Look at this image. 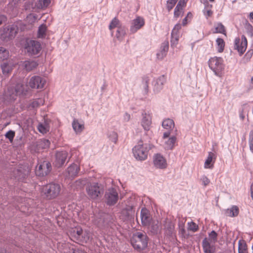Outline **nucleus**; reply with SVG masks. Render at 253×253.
Instances as JSON below:
<instances>
[{
    "label": "nucleus",
    "instance_id": "obj_1",
    "mask_svg": "<svg viewBox=\"0 0 253 253\" xmlns=\"http://www.w3.org/2000/svg\"><path fill=\"white\" fill-rule=\"evenodd\" d=\"M154 146L150 143H143L142 141L138 142L133 149L132 152L135 158L139 161H144L148 157V152Z\"/></svg>",
    "mask_w": 253,
    "mask_h": 253
},
{
    "label": "nucleus",
    "instance_id": "obj_2",
    "mask_svg": "<svg viewBox=\"0 0 253 253\" xmlns=\"http://www.w3.org/2000/svg\"><path fill=\"white\" fill-rule=\"evenodd\" d=\"M85 191L90 199L96 200L103 195L104 189L102 184L93 182L86 185Z\"/></svg>",
    "mask_w": 253,
    "mask_h": 253
},
{
    "label": "nucleus",
    "instance_id": "obj_3",
    "mask_svg": "<svg viewBox=\"0 0 253 253\" xmlns=\"http://www.w3.org/2000/svg\"><path fill=\"white\" fill-rule=\"evenodd\" d=\"M61 191L59 184L50 183L44 185L42 189V193L44 197L48 200L53 199L58 197Z\"/></svg>",
    "mask_w": 253,
    "mask_h": 253
},
{
    "label": "nucleus",
    "instance_id": "obj_4",
    "mask_svg": "<svg viewBox=\"0 0 253 253\" xmlns=\"http://www.w3.org/2000/svg\"><path fill=\"white\" fill-rule=\"evenodd\" d=\"M208 63L209 67L216 76L220 77L222 76L225 68L222 58L217 56L211 57Z\"/></svg>",
    "mask_w": 253,
    "mask_h": 253
},
{
    "label": "nucleus",
    "instance_id": "obj_5",
    "mask_svg": "<svg viewBox=\"0 0 253 253\" xmlns=\"http://www.w3.org/2000/svg\"><path fill=\"white\" fill-rule=\"evenodd\" d=\"M131 243L134 249L143 250L147 246V237L145 234L137 232L132 237Z\"/></svg>",
    "mask_w": 253,
    "mask_h": 253
},
{
    "label": "nucleus",
    "instance_id": "obj_6",
    "mask_svg": "<svg viewBox=\"0 0 253 253\" xmlns=\"http://www.w3.org/2000/svg\"><path fill=\"white\" fill-rule=\"evenodd\" d=\"M24 85L21 84H18L15 85L14 88L8 87L6 91H5L3 95V99L8 101H11L15 100L16 96L25 94Z\"/></svg>",
    "mask_w": 253,
    "mask_h": 253
},
{
    "label": "nucleus",
    "instance_id": "obj_7",
    "mask_svg": "<svg viewBox=\"0 0 253 253\" xmlns=\"http://www.w3.org/2000/svg\"><path fill=\"white\" fill-rule=\"evenodd\" d=\"M25 49L29 54L36 55L41 50L42 47L39 42L29 40L27 41L25 45Z\"/></svg>",
    "mask_w": 253,
    "mask_h": 253
},
{
    "label": "nucleus",
    "instance_id": "obj_8",
    "mask_svg": "<svg viewBox=\"0 0 253 253\" xmlns=\"http://www.w3.org/2000/svg\"><path fill=\"white\" fill-rule=\"evenodd\" d=\"M46 84V80L39 76L32 77L28 82V85L32 88L42 89Z\"/></svg>",
    "mask_w": 253,
    "mask_h": 253
},
{
    "label": "nucleus",
    "instance_id": "obj_9",
    "mask_svg": "<svg viewBox=\"0 0 253 253\" xmlns=\"http://www.w3.org/2000/svg\"><path fill=\"white\" fill-rule=\"evenodd\" d=\"M51 169V166L49 162L43 161L39 163L36 169V174L40 176H44L48 174Z\"/></svg>",
    "mask_w": 253,
    "mask_h": 253
},
{
    "label": "nucleus",
    "instance_id": "obj_10",
    "mask_svg": "<svg viewBox=\"0 0 253 253\" xmlns=\"http://www.w3.org/2000/svg\"><path fill=\"white\" fill-rule=\"evenodd\" d=\"M170 132L167 131L164 133L162 137L164 142L163 146L165 149L172 150L174 147L176 142V138L174 136L169 137Z\"/></svg>",
    "mask_w": 253,
    "mask_h": 253
},
{
    "label": "nucleus",
    "instance_id": "obj_11",
    "mask_svg": "<svg viewBox=\"0 0 253 253\" xmlns=\"http://www.w3.org/2000/svg\"><path fill=\"white\" fill-rule=\"evenodd\" d=\"M248 45V42L244 35L241 38H236L234 41L235 49H237L240 55H242L246 51Z\"/></svg>",
    "mask_w": 253,
    "mask_h": 253
},
{
    "label": "nucleus",
    "instance_id": "obj_12",
    "mask_svg": "<svg viewBox=\"0 0 253 253\" xmlns=\"http://www.w3.org/2000/svg\"><path fill=\"white\" fill-rule=\"evenodd\" d=\"M107 204L109 205H115L118 200V193L114 188L108 190L105 194Z\"/></svg>",
    "mask_w": 253,
    "mask_h": 253
},
{
    "label": "nucleus",
    "instance_id": "obj_13",
    "mask_svg": "<svg viewBox=\"0 0 253 253\" xmlns=\"http://www.w3.org/2000/svg\"><path fill=\"white\" fill-rule=\"evenodd\" d=\"M182 24L178 23L175 24L173 28L171 33V46H176L179 41L180 37L179 31L181 29Z\"/></svg>",
    "mask_w": 253,
    "mask_h": 253
},
{
    "label": "nucleus",
    "instance_id": "obj_14",
    "mask_svg": "<svg viewBox=\"0 0 253 253\" xmlns=\"http://www.w3.org/2000/svg\"><path fill=\"white\" fill-rule=\"evenodd\" d=\"M153 164L155 168L160 169H165L168 166L166 159L160 154L153 156Z\"/></svg>",
    "mask_w": 253,
    "mask_h": 253
},
{
    "label": "nucleus",
    "instance_id": "obj_15",
    "mask_svg": "<svg viewBox=\"0 0 253 253\" xmlns=\"http://www.w3.org/2000/svg\"><path fill=\"white\" fill-rule=\"evenodd\" d=\"M145 25L144 19L140 16H137L132 21L130 31L132 33H136L138 30L142 28Z\"/></svg>",
    "mask_w": 253,
    "mask_h": 253
},
{
    "label": "nucleus",
    "instance_id": "obj_16",
    "mask_svg": "<svg viewBox=\"0 0 253 253\" xmlns=\"http://www.w3.org/2000/svg\"><path fill=\"white\" fill-rule=\"evenodd\" d=\"M3 33H0V36L2 39L8 38L11 39L15 37L17 33V29L16 26H12L10 28H4Z\"/></svg>",
    "mask_w": 253,
    "mask_h": 253
},
{
    "label": "nucleus",
    "instance_id": "obj_17",
    "mask_svg": "<svg viewBox=\"0 0 253 253\" xmlns=\"http://www.w3.org/2000/svg\"><path fill=\"white\" fill-rule=\"evenodd\" d=\"M216 159V154L212 152H209L204 163V168L206 169H212L214 167Z\"/></svg>",
    "mask_w": 253,
    "mask_h": 253
},
{
    "label": "nucleus",
    "instance_id": "obj_18",
    "mask_svg": "<svg viewBox=\"0 0 253 253\" xmlns=\"http://www.w3.org/2000/svg\"><path fill=\"white\" fill-rule=\"evenodd\" d=\"M186 0H179L174 10V18H178L184 13V8L186 5Z\"/></svg>",
    "mask_w": 253,
    "mask_h": 253
},
{
    "label": "nucleus",
    "instance_id": "obj_19",
    "mask_svg": "<svg viewBox=\"0 0 253 253\" xmlns=\"http://www.w3.org/2000/svg\"><path fill=\"white\" fill-rule=\"evenodd\" d=\"M214 244L210 243L208 238H205L202 242V247L204 253H214L215 247Z\"/></svg>",
    "mask_w": 253,
    "mask_h": 253
},
{
    "label": "nucleus",
    "instance_id": "obj_20",
    "mask_svg": "<svg viewBox=\"0 0 253 253\" xmlns=\"http://www.w3.org/2000/svg\"><path fill=\"white\" fill-rule=\"evenodd\" d=\"M67 153L66 151L58 152L56 155V160L55 164L56 167H61L65 162L67 157Z\"/></svg>",
    "mask_w": 253,
    "mask_h": 253
},
{
    "label": "nucleus",
    "instance_id": "obj_21",
    "mask_svg": "<svg viewBox=\"0 0 253 253\" xmlns=\"http://www.w3.org/2000/svg\"><path fill=\"white\" fill-rule=\"evenodd\" d=\"M140 216L141 222L143 225L148 226L150 228V221L151 218L148 210L146 209H142L141 211Z\"/></svg>",
    "mask_w": 253,
    "mask_h": 253
},
{
    "label": "nucleus",
    "instance_id": "obj_22",
    "mask_svg": "<svg viewBox=\"0 0 253 253\" xmlns=\"http://www.w3.org/2000/svg\"><path fill=\"white\" fill-rule=\"evenodd\" d=\"M15 65V63H14L12 60H9L6 62H3L1 65V68L2 73L4 75L8 74L10 73Z\"/></svg>",
    "mask_w": 253,
    "mask_h": 253
},
{
    "label": "nucleus",
    "instance_id": "obj_23",
    "mask_svg": "<svg viewBox=\"0 0 253 253\" xmlns=\"http://www.w3.org/2000/svg\"><path fill=\"white\" fill-rule=\"evenodd\" d=\"M141 125L145 130H149L151 125V117L150 114H143Z\"/></svg>",
    "mask_w": 253,
    "mask_h": 253
},
{
    "label": "nucleus",
    "instance_id": "obj_24",
    "mask_svg": "<svg viewBox=\"0 0 253 253\" xmlns=\"http://www.w3.org/2000/svg\"><path fill=\"white\" fill-rule=\"evenodd\" d=\"M38 63L34 60H26L22 62V66L27 71H31L35 69Z\"/></svg>",
    "mask_w": 253,
    "mask_h": 253
},
{
    "label": "nucleus",
    "instance_id": "obj_25",
    "mask_svg": "<svg viewBox=\"0 0 253 253\" xmlns=\"http://www.w3.org/2000/svg\"><path fill=\"white\" fill-rule=\"evenodd\" d=\"M79 170V166L77 164H73L67 169L68 176L70 177H74L77 175Z\"/></svg>",
    "mask_w": 253,
    "mask_h": 253
},
{
    "label": "nucleus",
    "instance_id": "obj_26",
    "mask_svg": "<svg viewBox=\"0 0 253 253\" xmlns=\"http://www.w3.org/2000/svg\"><path fill=\"white\" fill-rule=\"evenodd\" d=\"M30 171V169L28 167L25 169H17L16 172L17 174L15 177L17 178L18 180H23L25 176L29 173Z\"/></svg>",
    "mask_w": 253,
    "mask_h": 253
},
{
    "label": "nucleus",
    "instance_id": "obj_27",
    "mask_svg": "<svg viewBox=\"0 0 253 253\" xmlns=\"http://www.w3.org/2000/svg\"><path fill=\"white\" fill-rule=\"evenodd\" d=\"M162 126L164 128L167 129L168 131L170 132L174 127V121L170 119H167L162 122Z\"/></svg>",
    "mask_w": 253,
    "mask_h": 253
},
{
    "label": "nucleus",
    "instance_id": "obj_28",
    "mask_svg": "<svg viewBox=\"0 0 253 253\" xmlns=\"http://www.w3.org/2000/svg\"><path fill=\"white\" fill-rule=\"evenodd\" d=\"M239 212V209L236 206H233L226 211V214L229 217L237 216Z\"/></svg>",
    "mask_w": 253,
    "mask_h": 253
},
{
    "label": "nucleus",
    "instance_id": "obj_29",
    "mask_svg": "<svg viewBox=\"0 0 253 253\" xmlns=\"http://www.w3.org/2000/svg\"><path fill=\"white\" fill-rule=\"evenodd\" d=\"M238 253H248L247 244L244 240H240L238 242Z\"/></svg>",
    "mask_w": 253,
    "mask_h": 253
},
{
    "label": "nucleus",
    "instance_id": "obj_30",
    "mask_svg": "<svg viewBox=\"0 0 253 253\" xmlns=\"http://www.w3.org/2000/svg\"><path fill=\"white\" fill-rule=\"evenodd\" d=\"M169 42H165L163 43L162 45V50L161 51L160 53L157 54V57L159 59H162L164 58V56L166 54V53L168 51L169 49Z\"/></svg>",
    "mask_w": 253,
    "mask_h": 253
},
{
    "label": "nucleus",
    "instance_id": "obj_31",
    "mask_svg": "<svg viewBox=\"0 0 253 253\" xmlns=\"http://www.w3.org/2000/svg\"><path fill=\"white\" fill-rule=\"evenodd\" d=\"M74 130L78 133L81 132L84 128V124H80L77 120H74L72 123Z\"/></svg>",
    "mask_w": 253,
    "mask_h": 253
},
{
    "label": "nucleus",
    "instance_id": "obj_32",
    "mask_svg": "<svg viewBox=\"0 0 253 253\" xmlns=\"http://www.w3.org/2000/svg\"><path fill=\"white\" fill-rule=\"evenodd\" d=\"M244 30L245 33L249 36L251 37L253 36V27L248 21L244 24Z\"/></svg>",
    "mask_w": 253,
    "mask_h": 253
},
{
    "label": "nucleus",
    "instance_id": "obj_33",
    "mask_svg": "<svg viewBox=\"0 0 253 253\" xmlns=\"http://www.w3.org/2000/svg\"><path fill=\"white\" fill-rule=\"evenodd\" d=\"M126 34V30L124 27H118L116 34V38L119 40H122Z\"/></svg>",
    "mask_w": 253,
    "mask_h": 253
},
{
    "label": "nucleus",
    "instance_id": "obj_34",
    "mask_svg": "<svg viewBox=\"0 0 253 253\" xmlns=\"http://www.w3.org/2000/svg\"><path fill=\"white\" fill-rule=\"evenodd\" d=\"M213 33H221L225 35L226 31L224 26L221 23H217L214 25Z\"/></svg>",
    "mask_w": 253,
    "mask_h": 253
},
{
    "label": "nucleus",
    "instance_id": "obj_35",
    "mask_svg": "<svg viewBox=\"0 0 253 253\" xmlns=\"http://www.w3.org/2000/svg\"><path fill=\"white\" fill-rule=\"evenodd\" d=\"M50 3V0H38L36 6L38 8L43 9L46 8Z\"/></svg>",
    "mask_w": 253,
    "mask_h": 253
},
{
    "label": "nucleus",
    "instance_id": "obj_36",
    "mask_svg": "<svg viewBox=\"0 0 253 253\" xmlns=\"http://www.w3.org/2000/svg\"><path fill=\"white\" fill-rule=\"evenodd\" d=\"M38 129L41 133L45 134L49 131V126L46 123H40L38 126Z\"/></svg>",
    "mask_w": 253,
    "mask_h": 253
},
{
    "label": "nucleus",
    "instance_id": "obj_37",
    "mask_svg": "<svg viewBox=\"0 0 253 253\" xmlns=\"http://www.w3.org/2000/svg\"><path fill=\"white\" fill-rule=\"evenodd\" d=\"M9 51L5 48L0 47V61L7 59L9 57Z\"/></svg>",
    "mask_w": 253,
    "mask_h": 253
},
{
    "label": "nucleus",
    "instance_id": "obj_38",
    "mask_svg": "<svg viewBox=\"0 0 253 253\" xmlns=\"http://www.w3.org/2000/svg\"><path fill=\"white\" fill-rule=\"evenodd\" d=\"M50 141L47 139H42L40 140L38 143V146L39 148L46 149L49 147Z\"/></svg>",
    "mask_w": 253,
    "mask_h": 253
},
{
    "label": "nucleus",
    "instance_id": "obj_39",
    "mask_svg": "<svg viewBox=\"0 0 253 253\" xmlns=\"http://www.w3.org/2000/svg\"><path fill=\"white\" fill-rule=\"evenodd\" d=\"M217 48L219 52H222L224 48L225 42L222 39L217 38L216 40Z\"/></svg>",
    "mask_w": 253,
    "mask_h": 253
},
{
    "label": "nucleus",
    "instance_id": "obj_40",
    "mask_svg": "<svg viewBox=\"0 0 253 253\" xmlns=\"http://www.w3.org/2000/svg\"><path fill=\"white\" fill-rule=\"evenodd\" d=\"M210 243L215 244L217 240V234L214 231H212L209 234V238Z\"/></svg>",
    "mask_w": 253,
    "mask_h": 253
},
{
    "label": "nucleus",
    "instance_id": "obj_41",
    "mask_svg": "<svg viewBox=\"0 0 253 253\" xmlns=\"http://www.w3.org/2000/svg\"><path fill=\"white\" fill-rule=\"evenodd\" d=\"M166 82V78L164 76L160 77L157 81L158 86H155L157 89L160 90L163 88V85Z\"/></svg>",
    "mask_w": 253,
    "mask_h": 253
},
{
    "label": "nucleus",
    "instance_id": "obj_42",
    "mask_svg": "<svg viewBox=\"0 0 253 253\" xmlns=\"http://www.w3.org/2000/svg\"><path fill=\"white\" fill-rule=\"evenodd\" d=\"M46 29L45 25L43 24L40 26L38 30V37L39 38H43L45 36Z\"/></svg>",
    "mask_w": 253,
    "mask_h": 253
},
{
    "label": "nucleus",
    "instance_id": "obj_43",
    "mask_svg": "<svg viewBox=\"0 0 253 253\" xmlns=\"http://www.w3.org/2000/svg\"><path fill=\"white\" fill-rule=\"evenodd\" d=\"M118 27H121L120 26V21L116 18H114L110 24L109 29L111 30L116 27L118 28Z\"/></svg>",
    "mask_w": 253,
    "mask_h": 253
},
{
    "label": "nucleus",
    "instance_id": "obj_44",
    "mask_svg": "<svg viewBox=\"0 0 253 253\" xmlns=\"http://www.w3.org/2000/svg\"><path fill=\"white\" fill-rule=\"evenodd\" d=\"M193 17V15L191 12H189L187 14L186 17L183 19L182 20V26H185L187 25L188 22H189Z\"/></svg>",
    "mask_w": 253,
    "mask_h": 253
},
{
    "label": "nucleus",
    "instance_id": "obj_45",
    "mask_svg": "<svg viewBox=\"0 0 253 253\" xmlns=\"http://www.w3.org/2000/svg\"><path fill=\"white\" fill-rule=\"evenodd\" d=\"M178 0H168L167 1V8L170 11L174 6Z\"/></svg>",
    "mask_w": 253,
    "mask_h": 253
},
{
    "label": "nucleus",
    "instance_id": "obj_46",
    "mask_svg": "<svg viewBox=\"0 0 253 253\" xmlns=\"http://www.w3.org/2000/svg\"><path fill=\"white\" fill-rule=\"evenodd\" d=\"M188 225V230L190 231H192L195 232L198 231L199 229L198 225L194 222H189Z\"/></svg>",
    "mask_w": 253,
    "mask_h": 253
},
{
    "label": "nucleus",
    "instance_id": "obj_47",
    "mask_svg": "<svg viewBox=\"0 0 253 253\" xmlns=\"http://www.w3.org/2000/svg\"><path fill=\"white\" fill-rule=\"evenodd\" d=\"M15 136V132L12 130L8 131L5 134V137L8 138L10 142H12Z\"/></svg>",
    "mask_w": 253,
    "mask_h": 253
},
{
    "label": "nucleus",
    "instance_id": "obj_48",
    "mask_svg": "<svg viewBox=\"0 0 253 253\" xmlns=\"http://www.w3.org/2000/svg\"><path fill=\"white\" fill-rule=\"evenodd\" d=\"M201 181L202 184L205 186H208L210 183V180L206 176H203L201 178Z\"/></svg>",
    "mask_w": 253,
    "mask_h": 253
},
{
    "label": "nucleus",
    "instance_id": "obj_49",
    "mask_svg": "<svg viewBox=\"0 0 253 253\" xmlns=\"http://www.w3.org/2000/svg\"><path fill=\"white\" fill-rule=\"evenodd\" d=\"M109 137L110 140H111L113 142L116 143L118 139L117 133L114 131H113L110 134Z\"/></svg>",
    "mask_w": 253,
    "mask_h": 253
},
{
    "label": "nucleus",
    "instance_id": "obj_50",
    "mask_svg": "<svg viewBox=\"0 0 253 253\" xmlns=\"http://www.w3.org/2000/svg\"><path fill=\"white\" fill-rule=\"evenodd\" d=\"M42 101L41 99H38L33 101L31 104V106L33 108H36L40 106V104L42 103Z\"/></svg>",
    "mask_w": 253,
    "mask_h": 253
},
{
    "label": "nucleus",
    "instance_id": "obj_51",
    "mask_svg": "<svg viewBox=\"0 0 253 253\" xmlns=\"http://www.w3.org/2000/svg\"><path fill=\"white\" fill-rule=\"evenodd\" d=\"M253 54V50H249L245 54L244 57V59L246 60V61H248L251 58L252 55Z\"/></svg>",
    "mask_w": 253,
    "mask_h": 253
},
{
    "label": "nucleus",
    "instance_id": "obj_52",
    "mask_svg": "<svg viewBox=\"0 0 253 253\" xmlns=\"http://www.w3.org/2000/svg\"><path fill=\"white\" fill-rule=\"evenodd\" d=\"M149 81V79L147 77H145L143 79V82L144 83V87L146 92L148 91Z\"/></svg>",
    "mask_w": 253,
    "mask_h": 253
},
{
    "label": "nucleus",
    "instance_id": "obj_53",
    "mask_svg": "<svg viewBox=\"0 0 253 253\" xmlns=\"http://www.w3.org/2000/svg\"><path fill=\"white\" fill-rule=\"evenodd\" d=\"M212 11L211 9H206L204 10V14L208 18V17L211 16L212 14Z\"/></svg>",
    "mask_w": 253,
    "mask_h": 253
},
{
    "label": "nucleus",
    "instance_id": "obj_54",
    "mask_svg": "<svg viewBox=\"0 0 253 253\" xmlns=\"http://www.w3.org/2000/svg\"><path fill=\"white\" fill-rule=\"evenodd\" d=\"M150 227H151L154 232L157 231L159 229L158 221H157L156 223L154 225L150 223Z\"/></svg>",
    "mask_w": 253,
    "mask_h": 253
},
{
    "label": "nucleus",
    "instance_id": "obj_55",
    "mask_svg": "<svg viewBox=\"0 0 253 253\" xmlns=\"http://www.w3.org/2000/svg\"><path fill=\"white\" fill-rule=\"evenodd\" d=\"M7 20V18L5 16L2 14H0V25H1L3 22H5Z\"/></svg>",
    "mask_w": 253,
    "mask_h": 253
},
{
    "label": "nucleus",
    "instance_id": "obj_56",
    "mask_svg": "<svg viewBox=\"0 0 253 253\" xmlns=\"http://www.w3.org/2000/svg\"><path fill=\"white\" fill-rule=\"evenodd\" d=\"M28 19H32L35 21L37 19V16L34 14H30L27 16Z\"/></svg>",
    "mask_w": 253,
    "mask_h": 253
},
{
    "label": "nucleus",
    "instance_id": "obj_57",
    "mask_svg": "<svg viewBox=\"0 0 253 253\" xmlns=\"http://www.w3.org/2000/svg\"><path fill=\"white\" fill-rule=\"evenodd\" d=\"M249 142H253V129L251 130L249 133Z\"/></svg>",
    "mask_w": 253,
    "mask_h": 253
},
{
    "label": "nucleus",
    "instance_id": "obj_58",
    "mask_svg": "<svg viewBox=\"0 0 253 253\" xmlns=\"http://www.w3.org/2000/svg\"><path fill=\"white\" fill-rule=\"evenodd\" d=\"M21 0H11L10 3L12 6H15Z\"/></svg>",
    "mask_w": 253,
    "mask_h": 253
},
{
    "label": "nucleus",
    "instance_id": "obj_59",
    "mask_svg": "<svg viewBox=\"0 0 253 253\" xmlns=\"http://www.w3.org/2000/svg\"><path fill=\"white\" fill-rule=\"evenodd\" d=\"M76 233L79 236H80L83 233V230L81 228H77Z\"/></svg>",
    "mask_w": 253,
    "mask_h": 253
},
{
    "label": "nucleus",
    "instance_id": "obj_60",
    "mask_svg": "<svg viewBox=\"0 0 253 253\" xmlns=\"http://www.w3.org/2000/svg\"><path fill=\"white\" fill-rule=\"evenodd\" d=\"M249 145L250 151L253 153V142H249Z\"/></svg>",
    "mask_w": 253,
    "mask_h": 253
},
{
    "label": "nucleus",
    "instance_id": "obj_61",
    "mask_svg": "<svg viewBox=\"0 0 253 253\" xmlns=\"http://www.w3.org/2000/svg\"><path fill=\"white\" fill-rule=\"evenodd\" d=\"M73 253H86L84 252L82 249H78L77 250H75L73 252Z\"/></svg>",
    "mask_w": 253,
    "mask_h": 253
},
{
    "label": "nucleus",
    "instance_id": "obj_62",
    "mask_svg": "<svg viewBox=\"0 0 253 253\" xmlns=\"http://www.w3.org/2000/svg\"><path fill=\"white\" fill-rule=\"evenodd\" d=\"M125 119L126 121H128L130 118V116L128 113H126L124 116Z\"/></svg>",
    "mask_w": 253,
    "mask_h": 253
},
{
    "label": "nucleus",
    "instance_id": "obj_63",
    "mask_svg": "<svg viewBox=\"0 0 253 253\" xmlns=\"http://www.w3.org/2000/svg\"><path fill=\"white\" fill-rule=\"evenodd\" d=\"M250 190H251V196L252 199L253 200V183L251 184Z\"/></svg>",
    "mask_w": 253,
    "mask_h": 253
},
{
    "label": "nucleus",
    "instance_id": "obj_64",
    "mask_svg": "<svg viewBox=\"0 0 253 253\" xmlns=\"http://www.w3.org/2000/svg\"><path fill=\"white\" fill-rule=\"evenodd\" d=\"M239 117L242 121L244 120L245 117L243 112L240 113Z\"/></svg>",
    "mask_w": 253,
    "mask_h": 253
}]
</instances>
